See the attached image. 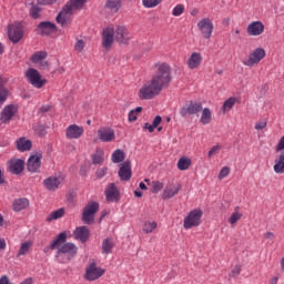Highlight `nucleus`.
Here are the masks:
<instances>
[{
    "mask_svg": "<svg viewBox=\"0 0 284 284\" xmlns=\"http://www.w3.org/2000/svg\"><path fill=\"white\" fill-rule=\"evenodd\" d=\"M172 82L171 67L168 63L158 65V71L151 80L146 81L138 91L140 101H151L159 97Z\"/></svg>",
    "mask_w": 284,
    "mask_h": 284,
    "instance_id": "1",
    "label": "nucleus"
},
{
    "mask_svg": "<svg viewBox=\"0 0 284 284\" xmlns=\"http://www.w3.org/2000/svg\"><path fill=\"white\" fill-rule=\"evenodd\" d=\"M67 237V233L62 232L50 245L52 251L58 250L57 258L60 264H68L78 255V246L72 242L65 243Z\"/></svg>",
    "mask_w": 284,
    "mask_h": 284,
    "instance_id": "2",
    "label": "nucleus"
},
{
    "mask_svg": "<svg viewBox=\"0 0 284 284\" xmlns=\"http://www.w3.org/2000/svg\"><path fill=\"white\" fill-rule=\"evenodd\" d=\"M203 216V212L200 209H194L190 211L187 216L184 217L183 229L190 230L192 227H196L201 224V219Z\"/></svg>",
    "mask_w": 284,
    "mask_h": 284,
    "instance_id": "3",
    "label": "nucleus"
},
{
    "mask_svg": "<svg viewBox=\"0 0 284 284\" xmlns=\"http://www.w3.org/2000/svg\"><path fill=\"white\" fill-rule=\"evenodd\" d=\"M266 57V51L263 48H256L252 53L248 54L247 60H243L242 64L247 68H254L260 64Z\"/></svg>",
    "mask_w": 284,
    "mask_h": 284,
    "instance_id": "4",
    "label": "nucleus"
},
{
    "mask_svg": "<svg viewBox=\"0 0 284 284\" xmlns=\"http://www.w3.org/2000/svg\"><path fill=\"white\" fill-rule=\"evenodd\" d=\"M99 203L95 201H91L87 203V206H84V211H82V222L84 224H93L94 222V215L99 212Z\"/></svg>",
    "mask_w": 284,
    "mask_h": 284,
    "instance_id": "5",
    "label": "nucleus"
},
{
    "mask_svg": "<svg viewBox=\"0 0 284 284\" xmlns=\"http://www.w3.org/2000/svg\"><path fill=\"white\" fill-rule=\"evenodd\" d=\"M197 30L200 31L201 36L205 40H210L212 38L214 31L213 21L210 18L201 19L196 24Z\"/></svg>",
    "mask_w": 284,
    "mask_h": 284,
    "instance_id": "6",
    "label": "nucleus"
},
{
    "mask_svg": "<svg viewBox=\"0 0 284 284\" xmlns=\"http://www.w3.org/2000/svg\"><path fill=\"white\" fill-rule=\"evenodd\" d=\"M113 30L115 36V42L118 44L128 45L132 40V33L129 31V29L125 26H118Z\"/></svg>",
    "mask_w": 284,
    "mask_h": 284,
    "instance_id": "7",
    "label": "nucleus"
},
{
    "mask_svg": "<svg viewBox=\"0 0 284 284\" xmlns=\"http://www.w3.org/2000/svg\"><path fill=\"white\" fill-rule=\"evenodd\" d=\"M26 77L30 84L36 89H42L47 84V80L41 78V74L37 69L30 68L27 70Z\"/></svg>",
    "mask_w": 284,
    "mask_h": 284,
    "instance_id": "8",
    "label": "nucleus"
},
{
    "mask_svg": "<svg viewBox=\"0 0 284 284\" xmlns=\"http://www.w3.org/2000/svg\"><path fill=\"white\" fill-rule=\"evenodd\" d=\"M105 274V270L102 267H99L97 263H91L84 273V280L89 282H94L99 278H101Z\"/></svg>",
    "mask_w": 284,
    "mask_h": 284,
    "instance_id": "9",
    "label": "nucleus"
},
{
    "mask_svg": "<svg viewBox=\"0 0 284 284\" xmlns=\"http://www.w3.org/2000/svg\"><path fill=\"white\" fill-rule=\"evenodd\" d=\"M202 110L203 105L201 102L191 101L180 109V116L186 118L187 115H197Z\"/></svg>",
    "mask_w": 284,
    "mask_h": 284,
    "instance_id": "10",
    "label": "nucleus"
},
{
    "mask_svg": "<svg viewBox=\"0 0 284 284\" xmlns=\"http://www.w3.org/2000/svg\"><path fill=\"white\" fill-rule=\"evenodd\" d=\"M98 140L102 143H112L116 140L114 129L110 126H101L98 129Z\"/></svg>",
    "mask_w": 284,
    "mask_h": 284,
    "instance_id": "11",
    "label": "nucleus"
},
{
    "mask_svg": "<svg viewBox=\"0 0 284 284\" xmlns=\"http://www.w3.org/2000/svg\"><path fill=\"white\" fill-rule=\"evenodd\" d=\"M18 111H19L18 104L6 105L2 112L0 113V121L3 124H9L12 121L13 116L18 113Z\"/></svg>",
    "mask_w": 284,
    "mask_h": 284,
    "instance_id": "12",
    "label": "nucleus"
},
{
    "mask_svg": "<svg viewBox=\"0 0 284 284\" xmlns=\"http://www.w3.org/2000/svg\"><path fill=\"white\" fill-rule=\"evenodd\" d=\"M9 39L13 44L19 43L23 39V29L21 23H13L9 26Z\"/></svg>",
    "mask_w": 284,
    "mask_h": 284,
    "instance_id": "13",
    "label": "nucleus"
},
{
    "mask_svg": "<svg viewBox=\"0 0 284 284\" xmlns=\"http://www.w3.org/2000/svg\"><path fill=\"white\" fill-rule=\"evenodd\" d=\"M115 41L114 28L102 30V48L110 50Z\"/></svg>",
    "mask_w": 284,
    "mask_h": 284,
    "instance_id": "14",
    "label": "nucleus"
},
{
    "mask_svg": "<svg viewBox=\"0 0 284 284\" xmlns=\"http://www.w3.org/2000/svg\"><path fill=\"white\" fill-rule=\"evenodd\" d=\"M104 196H106V202L115 203L120 201V191L115 183H109L104 190Z\"/></svg>",
    "mask_w": 284,
    "mask_h": 284,
    "instance_id": "15",
    "label": "nucleus"
},
{
    "mask_svg": "<svg viewBox=\"0 0 284 284\" xmlns=\"http://www.w3.org/2000/svg\"><path fill=\"white\" fill-rule=\"evenodd\" d=\"M42 153L38 152L29 158L27 169L31 173H39L41 169Z\"/></svg>",
    "mask_w": 284,
    "mask_h": 284,
    "instance_id": "16",
    "label": "nucleus"
},
{
    "mask_svg": "<svg viewBox=\"0 0 284 284\" xmlns=\"http://www.w3.org/2000/svg\"><path fill=\"white\" fill-rule=\"evenodd\" d=\"M265 32V26L262 21H253L246 28L250 37H261Z\"/></svg>",
    "mask_w": 284,
    "mask_h": 284,
    "instance_id": "17",
    "label": "nucleus"
},
{
    "mask_svg": "<svg viewBox=\"0 0 284 284\" xmlns=\"http://www.w3.org/2000/svg\"><path fill=\"white\" fill-rule=\"evenodd\" d=\"M73 16H74V13L70 9H68L67 6L64 4L63 9L61 10L59 16L57 17V22L61 27L65 28L72 21Z\"/></svg>",
    "mask_w": 284,
    "mask_h": 284,
    "instance_id": "18",
    "label": "nucleus"
},
{
    "mask_svg": "<svg viewBox=\"0 0 284 284\" xmlns=\"http://www.w3.org/2000/svg\"><path fill=\"white\" fill-rule=\"evenodd\" d=\"M118 176H120V181L128 182L132 178V168L131 162L129 160L122 162L120 164V171H118Z\"/></svg>",
    "mask_w": 284,
    "mask_h": 284,
    "instance_id": "19",
    "label": "nucleus"
},
{
    "mask_svg": "<svg viewBox=\"0 0 284 284\" xmlns=\"http://www.w3.org/2000/svg\"><path fill=\"white\" fill-rule=\"evenodd\" d=\"M84 129L78 124H71L67 128L65 135L69 140H79L83 136Z\"/></svg>",
    "mask_w": 284,
    "mask_h": 284,
    "instance_id": "20",
    "label": "nucleus"
},
{
    "mask_svg": "<svg viewBox=\"0 0 284 284\" xmlns=\"http://www.w3.org/2000/svg\"><path fill=\"white\" fill-rule=\"evenodd\" d=\"M24 170V161L21 159H11L8 161V171L14 175H19Z\"/></svg>",
    "mask_w": 284,
    "mask_h": 284,
    "instance_id": "21",
    "label": "nucleus"
},
{
    "mask_svg": "<svg viewBox=\"0 0 284 284\" xmlns=\"http://www.w3.org/2000/svg\"><path fill=\"white\" fill-rule=\"evenodd\" d=\"M202 61H203L202 54L200 52H193L191 53V55L186 61V67L189 70H195L200 68V65L202 64Z\"/></svg>",
    "mask_w": 284,
    "mask_h": 284,
    "instance_id": "22",
    "label": "nucleus"
},
{
    "mask_svg": "<svg viewBox=\"0 0 284 284\" xmlns=\"http://www.w3.org/2000/svg\"><path fill=\"white\" fill-rule=\"evenodd\" d=\"M62 183L61 178L50 176L44 180L43 185L50 192H55Z\"/></svg>",
    "mask_w": 284,
    "mask_h": 284,
    "instance_id": "23",
    "label": "nucleus"
},
{
    "mask_svg": "<svg viewBox=\"0 0 284 284\" xmlns=\"http://www.w3.org/2000/svg\"><path fill=\"white\" fill-rule=\"evenodd\" d=\"M88 3V0H69L65 6L68 9H70L74 14L78 12H81L85 4Z\"/></svg>",
    "mask_w": 284,
    "mask_h": 284,
    "instance_id": "24",
    "label": "nucleus"
},
{
    "mask_svg": "<svg viewBox=\"0 0 284 284\" xmlns=\"http://www.w3.org/2000/svg\"><path fill=\"white\" fill-rule=\"evenodd\" d=\"M74 236H75V240L82 243H87L88 240L90 239V230L87 226H79L74 231Z\"/></svg>",
    "mask_w": 284,
    "mask_h": 284,
    "instance_id": "25",
    "label": "nucleus"
},
{
    "mask_svg": "<svg viewBox=\"0 0 284 284\" xmlns=\"http://www.w3.org/2000/svg\"><path fill=\"white\" fill-rule=\"evenodd\" d=\"M181 191V186H175L174 184L166 185L162 192V200L173 199Z\"/></svg>",
    "mask_w": 284,
    "mask_h": 284,
    "instance_id": "26",
    "label": "nucleus"
},
{
    "mask_svg": "<svg viewBox=\"0 0 284 284\" xmlns=\"http://www.w3.org/2000/svg\"><path fill=\"white\" fill-rule=\"evenodd\" d=\"M273 171L277 175L284 174V151H282L274 160Z\"/></svg>",
    "mask_w": 284,
    "mask_h": 284,
    "instance_id": "27",
    "label": "nucleus"
},
{
    "mask_svg": "<svg viewBox=\"0 0 284 284\" xmlns=\"http://www.w3.org/2000/svg\"><path fill=\"white\" fill-rule=\"evenodd\" d=\"M16 145L19 152H28L32 148V141L22 136L16 141Z\"/></svg>",
    "mask_w": 284,
    "mask_h": 284,
    "instance_id": "28",
    "label": "nucleus"
},
{
    "mask_svg": "<svg viewBox=\"0 0 284 284\" xmlns=\"http://www.w3.org/2000/svg\"><path fill=\"white\" fill-rule=\"evenodd\" d=\"M39 29L44 36H50L57 31V26L52 22H41Z\"/></svg>",
    "mask_w": 284,
    "mask_h": 284,
    "instance_id": "29",
    "label": "nucleus"
},
{
    "mask_svg": "<svg viewBox=\"0 0 284 284\" xmlns=\"http://www.w3.org/2000/svg\"><path fill=\"white\" fill-rule=\"evenodd\" d=\"M29 204L30 203L27 197H19L14 200L12 207L13 211L18 213L26 210L29 206Z\"/></svg>",
    "mask_w": 284,
    "mask_h": 284,
    "instance_id": "30",
    "label": "nucleus"
},
{
    "mask_svg": "<svg viewBox=\"0 0 284 284\" xmlns=\"http://www.w3.org/2000/svg\"><path fill=\"white\" fill-rule=\"evenodd\" d=\"M212 122V111L210 108L202 109L200 123L202 125H209Z\"/></svg>",
    "mask_w": 284,
    "mask_h": 284,
    "instance_id": "31",
    "label": "nucleus"
},
{
    "mask_svg": "<svg viewBox=\"0 0 284 284\" xmlns=\"http://www.w3.org/2000/svg\"><path fill=\"white\" fill-rule=\"evenodd\" d=\"M115 244L112 239H104L102 241V254L109 255L112 253V250L114 248Z\"/></svg>",
    "mask_w": 284,
    "mask_h": 284,
    "instance_id": "32",
    "label": "nucleus"
},
{
    "mask_svg": "<svg viewBox=\"0 0 284 284\" xmlns=\"http://www.w3.org/2000/svg\"><path fill=\"white\" fill-rule=\"evenodd\" d=\"M192 165V161L187 156H182L178 160L176 168L179 171H187Z\"/></svg>",
    "mask_w": 284,
    "mask_h": 284,
    "instance_id": "33",
    "label": "nucleus"
},
{
    "mask_svg": "<svg viewBox=\"0 0 284 284\" xmlns=\"http://www.w3.org/2000/svg\"><path fill=\"white\" fill-rule=\"evenodd\" d=\"M106 8L111 10V13H119L122 8V0H106Z\"/></svg>",
    "mask_w": 284,
    "mask_h": 284,
    "instance_id": "34",
    "label": "nucleus"
},
{
    "mask_svg": "<svg viewBox=\"0 0 284 284\" xmlns=\"http://www.w3.org/2000/svg\"><path fill=\"white\" fill-rule=\"evenodd\" d=\"M236 102H237V99L235 97H230L229 99H226L223 102L222 112L226 113V112H230L231 110H233V108L235 106Z\"/></svg>",
    "mask_w": 284,
    "mask_h": 284,
    "instance_id": "35",
    "label": "nucleus"
},
{
    "mask_svg": "<svg viewBox=\"0 0 284 284\" xmlns=\"http://www.w3.org/2000/svg\"><path fill=\"white\" fill-rule=\"evenodd\" d=\"M32 246H33V243L31 241L23 242L20 246L17 257L19 258L21 256L28 255Z\"/></svg>",
    "mask_w": 284,
    "mask_h": 284,
    "instance_id": "36",
    "label": "nucleus"
},
{
    "mask_svg": "<svg viewBox=\"0 0 284 284\" xmlns=\"http://www.w3.org/2000/svg\"><path fill=\"white\" fill-rule=\"evenodd\" d=\"M124 160H125V153L121 149L113 151V154H111V161H113V163L115 164L122 163Z\"/></svg>",
    "mask_w": 284,
    "mask_h": 284,
    "instance_id": "37",
    "label": "nucleus"
},
{
    "mask_svg": "<svg viewBox=\"0 0 284 284\" xmlns=\"http://www.w3.org/2000/svg\"><path fill=\"white\" fill-rule=\"evenodd\" d=\"M158 229V222L156 221H146L144 222V227H142V232L144 234H151Z\"/></svg>",
    "mask_w": 284,
    "mask_h": 284,
    "instance_id": "38",
    "label": "nucleus"
},
{
    "mask_svg": "<svg viewBox=\"0 0 284 284\" xmlns=\"http://www.w3.org/2000/svg\"><path fill=\"white\" fill-rule=\"evenodd\" d=\"M64 214H65L64 209H59L57 211H53L47 217V222H52V221L60 220V219H62L64 216Z\"/></svg>",
    "mask_w": 284,
    "mask_h": 284,
    "instance_id": "39",
    "label": "nucleus"
},
{
    "mask_svg": "<svg viewBox=\"0 0 284 284\" xmlns=\"http://www.w3.org/2000/svg\"><path fill=\"white\" fill-rule=\"evenodd\" d=\"M48 57V53L44 51H38L31 57V61L34 64H39L40 62L44 61Z\"/></svg>",
    "mask_w": 284,
    "mask_h": 284,
    "instance_id": "40",
    "label": "nucleus"
},
{
    "mask_svg": "<svg viewBox=\"0 0 284 284\" xmlns=\"http://www.w3.org/2000/svg\"><path fill=\"white\" fill-rule=\"evenodd\" d=\"M104 162V151L99 149L93 154V164L101 165Z\"/></svg>",
    "mask_w": 284,
    "mask_h": 284,
    "instance_id": "41",
    "label": "nucleus"
},
{
    "mask_svg": "<svg viewBox=\"0 0 284 284\" xmlns=\"http://www.w3.org/2000/svg\"><path fill=\"white\" fill-rule=\"evenodd\" d=\"M243 217V214L239 211H234L231 216L229 217V223L232 226H235L237 224L239 221H241Z\"/></svg>",
    "mask_w": 284,
    "mask_h": 284,
    "instance_id": "42",
    "label": "nucleus"
},
{
    "mask_svg": "<svg viewBox=\"0 0 284 284\" xmlns=\"http://www.w3.org/2000/svg\"><path fill=\"white\" fill-rule=\"evenodd\" d=\"M143 111L142 106L135 108V110L129 111V122L133 123L138 121V114Z\"/></svg>",
    "mask_w": 284,
    "mask_h": 284,
    "instance_id": "43",
    "label": "nucleus"
},
{
    "mask_svg": "<svg viewBox=\"0 0 284 284\" xmlns=\"http://www.w3.org/2000/svg\"><path fill=\"white\" fill-rule=\"evenodd\" d=\"M222 149H223V146H222L221 144H215V145H213V146L209 150V152H207V158H209V159H212V158L219 155V154L221 153Z\"/></svg>",
    "mask_w": 284,
    "mask_h": 284,
    "instance_id": "44",
    "label": "nucleus"
},
{
    "mask_svg": "<svg viewBox=\"0 0 284 284\" xmlns=\"http://www.w3.org/2000/svg\"><path fill=\"white\" fill-rule=\"evenodd\" d=\"M151 187H152L151 193L159 194L163 190L164 184H163V182H160V181H153L151 183Z\"/></svg>",
    "mask_w": 284,
    "mask_h": 284,
    "instance_id": "45",
    "label": "nucleus"
},
{
    "mask_svg": "<svg viewBox=\"0 0 284 284\" xmlns=\"http://www.w3.org/2000/svg\"><path fill=\"white\" fill-rule=\"evenodd\" d=\"M185 12V7L184 4H176L173 9H172V16L175 18L181 17L182 14H184Z\"/></svg>",
    "mask_w": 284,
    "mask_h": 284,
    "instance_id": "46",
    "label": "nucleus"
},
{
    "mask_svg": "<svg viewBox=\"0 0 284 284\" xmlns=\"http://www.w3.org/2000/svg\"><path fill=\"white\" fill-rule=\"evenodd\" d=\"M85 41L83 39H77V42H75V45H74V50L82 54L84 52V49H85Z\"/></svg>",
    "mask_w": 284,
    "mask_h": 284,
    "instance_id": "47",
    "label": "nucleus"
},
{
    "mask_svg": "<svg viewBox=\"0 0 284 284\" xmlns=\"http://www.w3.org/2000/svg\"><path fill=\"white\" fill-rule=\"evenodd\" d=\"M10 92L7 88H0V104L3 105L8 100Z\"/></svg>",
    "mask_w": 284,
    "mask_h": 284,
    "instance_id": "48",
    "label": "nucleus"
},
{
    "mask_svg": "<svg viewBox=\"0 0 284 284\" xmlns=\"http://www.w3.org/2000/svg\"><path fill=\"white\" fill-rule=\"evenodd\" d=\"M161 1L162 0H142V6H144V8H156Z\"/></svg>",
    "mask_w": 284,
    "mask_h": 284,
    "instance_id": "49",
    "label": "nucleus"
},
{
    "mask_svg": "<svg viewBox=\"0 0 284 284\" xmlns=\"http://www.w3.org/2000/svg\"><path fill=\"white\" fill-rule=\"evenodd\" d=\"M231 173V169L229 166H223L220 172H219V175H217V179L220 181L224 180L225 178H227Z\"/></svg>",
    "mask_w": 284,
    "mask_h": 284,
    "instance_id": "50",
    "label": "nucleus"
},
{
    "mask_svg": "<svg viewBox=\"0 0 284 284\" xmlns=\"http://www.w3.org/2000/svg\"><path fill=\"white\" fill-rule=\"evenodd\" d=\"M241 272H242V266H241L240 264H236V265L232 268V271H231V273H230V276H231V277H236V276H239V275L241 274Z\"/></svg>",
    "mask_w": 284,
    "mask_h": 284,
    "instance_id": "51",
    "label": "nucleus"
},
{
    "mask_svg": "<svg viewBox=\"0 0 284 284\" xmlns=\"http://www.w3.org/2000/svg\"><path fill=\"white\" fill-rule=\"evenodd\" d=\"M30 14H31L32 19H34V20L39 19L40 18V8L33 6L30 10Z\"/></svg>",
    "mask_w": 284,
    "mask_h": 284,
    "instance_id": "52",
    "label": "nucleus"
},
{
    "mask_svg": "<svg viewBox=\"0 0 284 284\" xmlns=\"http://www.w3.org/2000/svg\"><path fill=\"white\" fill-rule=\"evenodd\" d=\"M106 168H100L98 171H95V176H98V179H103L106 175Z\"/></svg>",
    "mask_w": 284,
    "mask_h": 284,
    "instance_id": "53",
    "label": "nucleus"
},
{
    "mask_svg": "<svg viewBox=\"0 0 284 284\" xmlns=\"http://www.w3.org/2000/svg\"><path fill=\"white\" fill-rule=\"evenodd\" d=\"M275 151L276 152H282L284 151V134L283 136L280 139V141L277 142L276 146H275Z\"/></svg>",
    "mask_w": 284,
    "mask_h": 284,
    "instance_id": "54",
    "label": "nucleus"
},
{
    "mask_svg": "<svg viewBox=\"0 0 284 284\" xmlns=\"http://www.w3.org/2000/svg\"><path fill=\"white\" fill-rule=\"evenodd\" d=\"M267 126V122L265 120L260 121L257 123H255V130L256 131H262Z\"/></svg>",
    "mask_w": 284,
    "mask_h": 284,
    "instance_id": "55",
    "label": "nucleus"
},
{
    "mask_svg": "<svg viewBox=\"0 0 284 284\" xmlns=\"http://www.w3.org/2000/svg\"><path fill=\"white\" fill-rule=\"evenodd\" d=\"M264 239L268 241H273L275 239L274 232L267 231L264 233Z\"/></svg>",
    "mask_w": 284,
    "mask_h": 284,
    "instance_id": "56",
    "label": "nucleus"
},
{
    "mask_svg": "<svg viewBox=\"0 0 284 284\" xmlns=\"http://www.w3.org/2000/svg\"><path fill=\"white\" fill-rule=\"evenodd\" d=\"M40 6H52V3H57L58 0H38Z\"/></svg>",
    "mask_w": 284,
    "mask_h": 284,
    "instance_id": "57",
    "label": "nucleus"
},
{
    "mask_svg": "<svg viewBox=\"0 0 284 284\" xmlns=\"http://www.w3.org/2000/svg\"><path fill=\"white\" fill-rule=\"evenodd\" d=\"M0 284H13V283L10 282L8 275H2V276L0 277Z\"/></svg>",
    "mask_w": 284,
    "mask_h": 284,
    "instance_id": "58",
    "label": "nucleus"
},
{
    "mask_svg": "<svg viewBox=\"0 0 284 284\" xmlns=\"http://www.w3.org/2000/svg\"><path fill=\"white\" fill-rule=\"evenodd\" d=\"M162 123V116L158 115L155 119H153L152 125L155 126V129Z\"/></svg>",
    "mask_w": 284,
    "mask_h": 284,
    "instance_id": "59",
    "label": "nucleus"
},
{
    "mask_svg": "<svg viewBox=\"0 0 284 284\" xmlns=\"http://www.w3.org/2000/svg\"><path fill=\"white\" fill-rule=\"evenodd\" d=\"M156 126L150 123H144V130H149V133H153Z\"/></svg>",
    "mask_w": 284,
    "mask_h": 284,
    "instance_id": "60",
    "label": "nucleus"
},
{
    "mask_svg": "<svg viewBox=\"0 0 284 284\" xmlns=\"http://www.w3.org/2000/svg\"><path fill=\"white\" fill-rule=\"evenodd\" d=\"M33 277H27L24 281H22L20 284H33Z\"/></svg>",
    "mask_w": 284,
    "mask_h": 284,
    "instance_id": "61",
    "label": "nucleus"
},
{
    "mask_svg": "<svg viewBox=\"0 0 284 284\" xmlns=\"http://www.w3.org/2000/svg\"><path fill=\"white\" fill-rule=\"evenodd\" d=\"M39 64H40V68L43 69V70H45V69L49 68L48 61H43V60H42Z\"/></svg>",
    "mask_w": 284,
    "mask_h": 284,
    "instance_id": "62",
    "label": "nucleus"
},
{
    "mask_svg": "<svg viewBox=\"0 0 284 284\" xmlns=\"http://www.w3.org/2000/svg\"><path fill=\"white\" fill-rule=\"evenodd\" d=\"M6 247H7V243H6L4 239H0V251L6 250Z\"/></svg>",
    "mask_w": 284,
    "mask_h": 284,
    "instance_id": "63",
    "label": "nucleus"
},
{
    "mask_svg": "<svg viewBox=\"0 0 284 284\" xmlns=\"http://www.w3.org/2000/svg\"><path fill=\"white\" fill-rule=\"evenodd\" d=\"M280 277L278 276H274L270 280V284H277L278 283Z\"/></svg>",
    "mask_w": 284,
    "mask_h": 284,
    "instance_id": "64",
    "label": "nucleus"
}]
</instances>
